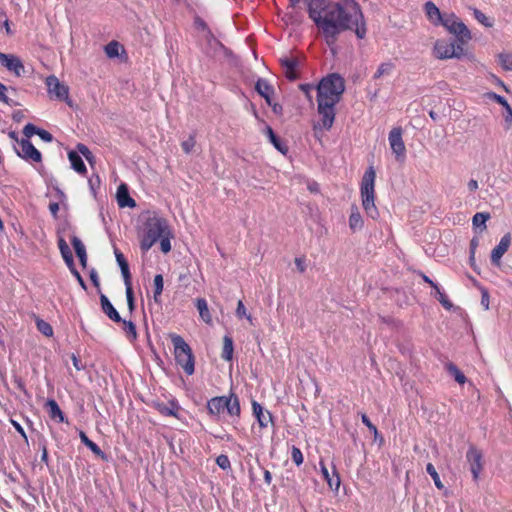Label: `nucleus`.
<instances>
[{"label": "nucleus", "mask_w": 512, "mask_h": 512, "mask_svg": "<svg viewBox=\"0 0 512 512\" xmlns=\"http://www.w3.org/2000/svg\"><path fill=\"white\" fill-rule=\"evenodd\" d=\"M490 218V215L488 213H476L473 216L472 223L474 227H486V221Z\"/></svg>", "instance_id": "obj_43"}, {"label": "nucleus", "mask_w": 512, "mask_h": 512, "mask_svg": "<svg viewBox=\"0 0 512 512\" xmlns=\"http://www.w3.org/2000/svg\"><path fill=\"white\" fill-rule=\"evenodd\" d=\"M253 415L261 428H266L272 421V415L269 411H264L263 407L256 401L252 402Z\"/></svg>", "instance_id": "obj_17"}, {"label": "nucleus", "mask_w": 512, "mask_h": 512, "mask_svg": "<svg viewBox=\"0 0 512 512\" xmlns=\"http://www.w3.org/2000/svg\"><path fill=\"white\" fill-rule=\"evenodd\" d=\"M100 303L103 312L114 322L120 323L122 318L120 317L118 311L114 308L110 300L104 294L100 296Z\"/></svg>", "instance_id": "obj_20"}, {"label": "nucleus", "mask_w": 512, "mask_h": 512, "mask_svg": "<svg viewBox=\"0 0 512 512\" xmlns=\"http://www.w3.org/2000/svg\"><path fill=\"white\" fill-rule=\"evenodd\" d=\"M125 287H126V299H127L128 308H129L130 312H132L135 308L132 283L126 282Z\"/></svg>", "instance_id": "obj_45"}, {"label": "nucleus", "mask_w": 512, "mask_h": 512, "mask_svg": "<svg viewBox=\"0 0 512 512\" xmlns=\"http://www.w3.org/2000/svg\"><path fill=\"white\" fill-rule=\"evenodd\" d=\"M79 437L81 442L86 447H88L96 456L100 457L103 460L107 459L106 454L100 449V447L95 442L90 440L83 431H80Z\"/></svg>", "instance_id": "obj_29"}, {"label": "nucleus", "mask_w": 512, "mask_h": 512, "mask_svg": "<svg viewBox=\"0 0 512 512\" xmlns=\"http://www.w3.org/2000/svg\"><path fill=\"white\" fill-rule=\"evenodd\" d=\"M364 221L356 206H352L351 213L349 216V228L352 232L359 231L363 228Z\"/></svg>", "instance_id": "obj_27"}, {"label": "nucleus", "mask_w": 512, "mask_h": 512, "mask_svg": "<svg viewBox=\"0 0 512 512\" xmlns=\"http://www.w3.org/2000/svg\"><path fill=\"white\" fill-rule=\"evenodd\" d=\"M511 238L509 234L504 235L498 245L491 252V262L499 265L502 256L507 252L510 246Z\"/></svg>", "instance_id": "obj_14"}, {"label": "nucleus", "mask_w": 512, "mask_h": 512, "mask_svg": "<svg viewBox=\"0 0 512 512\" xmlns=\"http://www.w3.org/2000/svg\"><path fill=\"white\" fill-rule=\"evenodd\" d=\"M115 257L116 261L120 267L121 274L124 279V283L131 282V274L129 270L128 262L126 261L124 255L117 249H115Z\"/></svg>", "instance_id": "obj_28"}, {"label": "nucleus", "mask_w": 512, "mask_h": 512, "mask_svg": "<svg viewBox=\"0 0 512 512\" xmlns=\"http://www.w3.org/2000/svg\"><path fill=\"white\" fill-rule=\"evenodd\" d=\"M156 409L164 416H173L178 418L180 406L176 400H171L169 403H157Z\"/></svg>", "instance_id": "obj_22"}, {"label": "nucleus", "mask_w": 512, "mask_h": 512, "mask_svg": "<svg viewBox=\"0 0 512 512\" xmlns=\"http://www.w3.org/2000/svg\"><path fill=\"white\" fill-rule=\"evenodd\" d=\"M474 17L479 23H481L485 27L493 26V22L483 12H481L478 9H474Z\"/></svg>", "instance_id": "obj_46"}, {"label": "nucleus", "mask_w": 512, "mask_h": 512, "mask_svg": "<svg viewBox=\"0 0 512 512\" xmlns=\"http://www.w3.org/2000/svg\"><path fill=\"white\" fill-rule=\"evenodd\" d=\"M46 408L51 419L63 423L66 421L65 415L60 409L58 403L54 399H48Z\"/></svg>", "instance_id": "obj_24"}, {"label": "nucleus", "mask_w": 512, "mask_h": 512, "mask_svg": "<svg viewBox=\"0 0 512 512\" xmlns=\"http://www.w3.org/2000/svg\"><path fill=\"white\" fill-rule=\"evenodd\" d=\"M117 202L120 207L133 208L136 206L135 200L130 197L127 187L124 184H122L118 187Z\"/></svg>", "instance_id": "obj_23"}, {"label": "nucleus", "mask_w": 512, "mask_h": 512, "mask_svg": "<svg viewBox=\"0 0 512 512\" xmlns=\"http://www.w3.org/2000/svg\"><path fill=\"white\" fill-rule=\"evenodd\" d=\"M72 362L73 366L76 368V370L80 371L84 369V366L81 364V361L76 357V355H72Z\"/></svg>", "instance_id": "obj_60"}, {"label": "nucleus", "mask_w": 512, "mask_h": 512, "mask_svg": "<svg viewBox=\"0 0 512 512\" xmlns=\"http://www.w3.org/2000/svg\"><path fill=\"white\" fill-rule=\"evenodd\" d=\"M38 136L45 142H52L53 140V136L50 132L44 130V129H41L39 130L38 132Z\"/></svg>", "instance_id": "obj_55"}, {"label": "nucleus", "mask_w": 512, "mask_h": 512, "mask_svg": "<svg viewBox=\"0 0 512 512\" xmlns=\"http://www.w3.org/2000/svg\"><path fill=\"white\" fill-rule=\"evenodd\" d=\"M424 10L428 20L434 25L439 26L443 23L445 14H442L439 8L431 1H428L424 5Z\"/></svg>", "instance_id": "obj_16"}, {"label": "nucleus", "mask_w": 512, "mask_h": 512, "mask_svg": "<svg viewBox=\"0 0 512 512\" xmlns=\"http://www.w3.org/2000/svg\"><path fill=\"white\" fill-rule=\"evenodd\" d=\"M41 460L45 463H48V451L45 444L41 446Z\"/></svg>", "instance_id": "obj_62"}, {"label": "nucleus", "mask_w": 512, "mask_h": 512, "mask_svg": "<svg viewBox=\"0 0 512 512\" xmlns=\"http://www.w3.org/2000/svg\"><path fill=\"white\" fill-rule=\"evenodd\" d=\"M45 83L48 89V93L51 97H55L58 100L66 101L68 104L70 103L68 86L61 83L56 76H48L46 78Z\"/></svg>", "instance_id": "obj_12"}, {"label": "nucleus", "mask_w": 512, "mask_h": 512, "mask_svg": "<svg viewBox=\"0 0 512 512\" xmlns=\"http://www.w3.org/2000/svg\"><path fill=\"white\" fill-rule=\"evenodd\" d=\"M485 97L491 101H494L498 104H500L501 106H503V108L505 109V121L508 122V123H511L512 122V107L510 106V104L508 103V101L501 95H498L497 93L495 92H487L485 94Z\"/></svg>", "instance_id": "obj_19"}, {"label": "nucleus", "mask_w": 512, "mask_h": 512, "mask_svg": "<svg viewBox=\"0 0 512 512\" xmlns=\"http://www.w3.org/2000/svg\"><path fill=\"white\" fill-rule=\"evenodd\" d=\"M320 469H321V473H322L324 479L326 480L328 486L331 489H333L335 491H338V489L340 487L341 480H340L339 474L336 472L335 467H333V474L330 475L328 468L321 461L320 462Z\"/></svg>", "instance_id": "obj_18"}, {"label": "nucleus", "mask_w": 512, "mask_h": 512, "mask_svg": "<svg viewBox=\"0 0 512 512\" xmlns=\"http://www.w3.org/2000/svg\"><path fill=\"white\" fill-rule=\"evenodd\" d=\"M16 154L27 162L40 163L42 155L28 139H21L18 147H15Z\"/></svg>", "instance_id": "obj_10"}, {"label": "nucleus", "mask_w": 512, "mask_h": 512, "mask_svg": "<svg viewBox=\"0 0 512 512\" xmlns=\"http://www.w3.org/2000/svg\"><path fill=\"white\" fill-rule=\"evenodd\" d=\"M395 69V64L391 61L381 63L373 75L374 79H380L385 76H390Z\"/></svg>", "instance_id": "obj_31"}, {"label": "nucleus", "mask_w": 512, "mask_h": 512, "mask_svg": "<svg viewBox=\"0 0 512 512\" xmlns=\"http://www.w3.org/2000/svg\"><path fill=\"white\" fill-rule=\"evenodd\" d=\"M291 458L297 466H300L304 461V457L301 450L296 446L292 447Z\"/></svg>", "instance_id": "obj_48"}, {"label": "nucleus", "mask_w": 512, "mask_h": 512, "mask_svg": "<svg viewBox=\"0 0 512 512\" xmlns=\"http://www.w3.org/2000/svg\"><path fill=\"white\" fill-rule=\"evenodd\" d=\"M345 91L344 79L336 73L324 77L317 86V111L321 124L329 130L335 120V106Z\"/></svg>", "instance_id": "obj_2"}, {"label": "nucleus", "mask_w": 512, "mask_h": 512, "mask_svg": "<svg viewBox=\"0 0 512 512\" xmlns=\"http://www.w3.org/2000/svg\"><path fill=\"white\" fill-rule=\"evenodd\" d=\"M172 238L173 232L168 221L157 213L148 214L141 229V250L145 253L149 251L157 241H160L161 251L167 254L172 248Z\"/></svg>", "instance_id": "obj_3"}, {"label": "nucleus", "mask_w": 512, "mask_h": 512, "mask_svg": "<svg viewBox=\"0 0 512 512\" xmlns=\"http://www.w3.org/2000/svg\"><path fill=\"white\" fill-rule=\"evenodd\" d=\"M478 246V240L476 238H473L470 242V253H471V258L474 257V254H475V250Z\"/></svg>", "instance_id": "obj_63"}, {"label": "nucleus", "mask_w": 512, "mask_h": 512, "mask_svg": "<svg viewBox=\"0 0 512 512\" xmlns=\"http://www.w3.org/2000/svg\"><path fill=\"white\" fill-rule=\"evenodd\" d=\"M195 143H196L195 138H194V136L191 135L188 137V139H186L182 142V149L184 150L185 153L188 154L193 150Z\"/></svg>", "instance_id": "obj_51"}, {"label": "nucleus", "mask_w": 512, "mask_h": 512, "mask_svg": "<svg viewBox=\"0 0 512 512\" xmlns=\"http://www.w3.org/2000/svg\"><path fill=\"white\" fill-rule=\"evenodd\" d=\"M0 65L13 73L16 77H21L25 72L22 60L14 54L0 52Z\"/></svg>", "instance_id": "obj_13"}, {"label": "nucleus", "mask_w": 512, "mask_h": 512, "mask_svg": "<svg viewBox=\"0 0 512 512\" xmlns=\"http://www.w3.org/2000/svg\"><path fill=\"white\" fill-rule=\"evenodd\" d=\"M266 135L268 136L270 142L273 144V146L280 151L281 153L285 154L287 152L286 145L275 135L273 129L270 126H266L265 128Z\"/></svg>", "instance_id": "obj_33"}, {"label": "nucleus", "mask_w": 512, "mask_h": 512, "mask_svg": "<svg viewBox=\"0 0 512 512\" xmlns=\"http://www.w3.org/2000/svg\"><path fill=\"white\" fill-rule=\"evenodd\" d=\"M255 89L261 95L267 104H271V95L273 94V87L265 79H258L255 84Z\"/></svg>", "instance_id": "obj_26"}, {"label": "nucleus", "mask_w": 512, "mask_h": 512, "mask_svg": "<svg viewBox=\"0 0 512 512\" xmlns=\"http://www.w3.org/2000/svg\"><path fill=\"white\" fill-rule=\"evenodd\" d=\"M104 50L109 58H115L119 56L120 50H123V47L119 42L111 41L105 46Z\"/></svg>", "instance_id": "obj_38"}, {"label": "nucleus", "mask_w": 512, "mask_h": 512, "mask_svg": "<svg viewBox=\"0 0 512 512\" xmlns=\"http://www.w3.org/2000/svg\"><path fill=\"white\" fill-rule=\"evenodd\" d=\"M280 63L284 69L286 78L295 80L297 78V67L299 65L298 59L293 56H286L280 59Z\"/></svg>", "instance_id": "obj_15"}, {"label": "nucleus", "mask_w": 512, "mask_h": 512, "mask_svg": "<svg viewBox=\"0 0 512 512\" xmlns=\"http://www.w3.org/2000/svg\"><path fill=\"white\" fill-rule=\"evenodd\" d=\"M216 463L217 465L222 468V469H228L230 468L231 464H230V460L228 458V456L226 455H219L216 459Z\"/></svg>", "instance_id": "obj_53"}, {"label": "nucleus", "mask_w": 512, "mask_h": 512, "mask_svg": "<svg viewBox=\"0 0 512 512\" xmlns=\"http://www.w3.org/2000/svg\"><path fill=\"white\" fill-rule=\"evenodd\" d=\"M498 63L505 71H512V53L511 52H502L499 53Z\"/></svg>", "instance_id": "obj_37"}, {"label": "nucleus", "mask_w": 512, "mask_h": 512, "mask_svg": "<svg viewBox=\"0 0 512 512\" xmlns=\"http://www.w3.org/2000/svg\"><path fill=\"white\" fill-rule=\"evenodd\" d=\"M123 330L127 337L130 340H135L137 338L136 326L132 321H127L122 319Z\"/></svg>", "instance_id": "obj_40"}, {"label": "nucleus", "mask_w": 512, "mask_h": 512, "mask_svg": "<svg viewBox=\"0 0 512 512\" xmlns=\"http://www.w3.org/2000/svg\"><path fill=\"white\" fill-rule=\"evenodd\" d=\"M390 148L399 162H404L406 158V147L403 141V129L401 127H394L388 135Z\"/></svg>", "instance_id": "obj_9"}, {"label": "nucleus", "mask_w": 512, "mask_h": 512, "mask_svg": "<svg viewBox=\"0 0 512 512\" xmlns=\"http://www.w3.org/2000/svg\"><path fill=\"white\" fill-rule=\"evenodd\" d=\"M196 307L198 309L200 318L206 323H212V316L208 308L207 301L204 298H198L196 300Z\"/></svg>", "instance_id": "obj_30"}, {"label": "nucleus", "mask_w": 512, "mask_h": 512, "mask_svg": "<svg viewBox=\"0 0 512 512\" xmlns=\"http://www.w3.org/2000/svg\"><path fill=\"white\" fill-rule=\"evenodd\" d=\"M40 128L36 127L32 123H28L23 128V134L26 137L25 139H28L32 137L33 135H38Z\"/></svg>", "instance_id": "obj_49"}, {"label": "nucleus", "mask_w": 512, "mask_h": 512, "mask_svg": "<svg viewBox=\"0 0 512 512\" xmlns=\"http://www.w3.org/2000/svg\"><path fill=\"white\" fill-rule=\"evenodd\" d=\"M466 460L469 464L473 480L477 482L483 470V454L478 448L471 445L466 452Z\"/></svg>", "instance_id": "obj_11"}, {"label": "nucleus", "mask_w": 512, "mask_h": 512, "mask_svg": "<svg viewBox=\"0 0 512 512\" xmlns=\"http://www.w3.org/2000/svg\"><path fill=\"white\" fill-rule=\"evenodd\" d=\"M205 37L207 42L205 53L207 55L214 56L224 49L223 44L218 39H216L209 30L207 31Z\"/></svg>", "instance_id": "obj_21"}, {"label": "nucleus", "mask_w": 512, "mask_h": 512, "mask_svg": "<svg viewBox=\"0 0 512 512\" xmlns=\"http://www.w3.org/2000/svg\"><path fill=\"white\" fill-rule=\"evenodd\" d=\"M295 265L301 273H303L306 270V264L304 260L301 258H295Z\"/></svg>", "instance_id": "obj_59"}, {"label": "nucleus", "mask_w": 512, "mask_h": 512, "mask_svg": "<svg viewBox=\"0 0 512 512\" xmlns=\"http://www.w3.org/2000/svg\"><path fill=\"white\" fill-rule=\"evenodd\" d=\"M36 326L39 332H41L43 335L47 337H51L53 335V328L52 326L44 321L43 319H37L36 320Z\"/></svg>", "instance_id": "obj_42"}, {"label": "nucleus", "mask_w": 512, "mask_h": 512, "mask_svg": "<svg viewBox=\"0 0 512 512\" xmlns=\"http://www.w3.org/2000/svg\"><path fill=\"white\" fill-rule=\"evenodd\" d=\"M435 297L446 309H450L452 307V303L448 300L446 294L441 291L440 287L435 290Z\"/></svg>", "instance_id": "obj_47"}, {"label": "nucleus", "mask_w": 512, "mask_h": 512, "mask_svg": "<svg viewBox=\"0 0 512 512\" xmlns=\"http://www.w3.org/2000/svg\"><path fill=\"white\" fill-rule=\"evenodd\" d=\"M235 314H236L237 318H239V319L246 318L250 322V324L253 325L252 316H251V314H249L247 312V309L242 300L238 301Z\"/></svg>", "instance_id": "obj_41"}, {"label": "nucleus", "mask_w": 512, "mask_h": 512, "mask_svg": "<svg viewBox=\"0 0 512 512\" xmlns=\"http://www.w3.org/2000/svg\"><path fill=\"white\" fill-rule=\"evenodd\" d=\"M68 159L71 163V167L80 175H86L87 168L82 160V157L76 151L68 152Z\"/></svg>", "instance_id": "obj_25"}, {"label": "nucleus", "mask_w": 512, "mask_h": 512, "mask_svg": "<svg viewBox=\"0 0 512 512\" xmlns=\"http://www.w3.org/2000/svg\"><path fill=\"white\" fill-rule=\"evenodd\" d=\"M170 338L176 363L187 375H192L195 371V359L190 346L180 335L172 334Z\"/></svg>", "instance_id": "obj_6"}, {"label": "nucleus", "mask_w": 512, "mask_h": 512, "mask_svg": "<svg viewBox=\"0 0 512 512\" xmlns=\"http://www.w3.org/2000/svg\"><path fill=\"white\" fill-rule=\"evenodd\" d=\"M207 410L213 416L226 412L229 416L238 418L241 413L239 398L234 393L229 396L213 397L207 402Z\"/></svg>", "instance_id": "obj_5"}, {"label": "nucleus", "mask_w": 512, "mask_h": 512, "mask_svg": "<svg viewBox=\"0 0 512 512\" xmlns=\"http://www.w3.org/2000/svg\"><path fill=\"white\" fill-rule=\"evenodd\" d=\"M76 152H78V154L80 156L82 155L90 164L93 163L94 156H93L92 152L90 151V149L86 145H84L82 143H79L77 145V151Z\"/></svg>", "instance_id": "obj_44"}, {"label": "nucleus", "mask_w": 512, "mask_h": 512, "mask_svg": "<svg viewBox=\"0 0 512 512\" xmlns=\"http://www.w3.org/2000/svg\"><path fill=\"white\" fill-rule=\"evenodd\" d=\"M233 351H234V347H233L232 338L229 336H224L223 350H222V354H221L222 359H224L226 361H230L233 356Z\"/></svg>", "instance_id": "obj_36"}, {"label": "nucleus", "mask_w": 512, "mask_h": 512, "mask_svg": "<svg viewBox=\"0 0 512 512\" xmlns=\"http://www.w3.org/2000/svg\"><path fill=\"white\" fill-rule=\"evenodd\" d=\"M11 424L16 429V431L25 439L27 440V435L23 429V427L15 420H11Z\"/></svg>", "instance_id": "obj_57"}, {"label": "nucleus", "mask_w": 512, "mask_h": 512, "mask_svg": "<svg viewBox=\"0 0 512 512\" xmlns=\"http://www.w3.org/2000/svg\"><path fill=\"white\" fill-rule=\"evenodd\" d=\"M441 25L450 34L454 35L461 44H467L472 39L468 27L454 13H445V18Z\"/></svg>", "instance_id": "obj_7"}, {"label": "nucleus", "mask_w": 512, "mask_h": 512, "mask_svg": "<svg viewBox=\"0 0 512 512\" xmlns=\"http://www.w3.org/2000/svg\"><path fill=\"white\" fill-rule=\"evenodd\" d=\"M71 242L77 256L86 253L85 246L78 237L73 236Z\"/></svg>", "instance_id": "obj_50"}, {"label": "nucleus", "mask_w": 512, "mask_h": 512, "mask_svg": "<svg viewBox=\"0 0 512 512\" xmlns=\"http://www.w3.org/2000/svg\"><path fill=\"white\" fill-rule=\"evenodd\" d=\"M467 186H468L469 191H471V192L476 191L479 187L478 182L475 179L469 180Z\"/></svg>", "instance_id": "obj_61"}, {"label": "nucleus", "mask_w": 512, "mask_h": 512, "mask_svg": "<svg viewBox=\"0 0 512 512\" xmlns=\"http://www.w3.org/2000/svg\"><path fill=\"white\" fill-rule=\"evenodd\" d=\"M300 89L305 93V95L307 96L308 100L311 101L312 100V96H311L310 92L314 89L313 85H311V84H301L300 85Z\"/></svg>", "instance_id": "obj_56"}, {"label": "nucleus", "mask_w": 512, "mask_h": 512, "mask_svg": "<svg viewBox=\"0 0 512 512\" xmlns=\"http://www.w3.org/2000/svg\"><path fill=\"white\" fill-rule=\"evenodd\" d=\"M361 420H362V423L371 431L373 432L374 434H377V428L376 426L370 421V419L368 418V416L366 414H361Z\"/></svg>", "instance_id": "obj_54"}, {"label": "nucleus", "mask_w": 512, "mask_h": 512, "mask_svg": "<svg viewBox=\"0 0 512 512\" xmlns=\"http://www.w3.org/2000/svg\"><path fill=\"white\" fill-rule=\"evenodd\" d=\"M457 40L448 42L444 39H439L435 42L433 47V54L437 59L445 60L452 58H461L464 55L463 46Z\"/></svg>", "instance_id": "obj_8"}, {"label": "nucleus", "mask_w": 512, "mask_h": 512, "mask_svg": "<svg viewBox=\"0 0 512 512\" xmlns=\"http://www.w3.org/2000/svg\"><path fill=\"white\" fill-rule=\"evenodd\" d=\"M271 108H272V111L276 114V115H281L282 112H283V108H282V105L279 104V103H276V102H273L271 100V104H268Z\"/></svg>", "instance_id": "obj_58"}, {"label": "nucleus", "mask_w": 512, "mask_h": 512, "mask_svg": "<svg viewBox=\"0 0 512 512\" xmlns=\"http://www.w3.org/2000/svg\"><path fill=\"white\" fill-rule=\"evenodd\" d=\"M375 178L376 173L372 166L365 171L361 181V198L362 206L368 217L377 219L379 216L378 209L375 205Z\"/></svg>", "instance_id": "obj_4"}, {"label": "nucleus", "mask_w": 512, "mask_h": 512, "mask_svg": "<svg viewBox=\"0 0 512 512\" xmlns=\"http://www.w3.org/2000/svg\"><path fill=\"white\" fill-rule=\"evenodd\" d=\"M153 285H154V293H153L154 301L156 303H161V294L163 292V287H164L163 276L161 274L155 275L154 280H153Z\"/></svg>", "instance_id": "obj_35"}, {"label": "nucleus", "mask_w": 512, "mask_h": 512, "mask_svg": "<svg viewBox=\"0 0 512 512\" xmlns=\"http://www.w3.org/2000/svg\"><path fill=\"white\" fill-rule=\"evenodd\" d=\"M422 279L424 282L428 283L434 290H436L439 286L437 283L433 282L428 276L422 274Z\"/></svg>", "instance_id": "obj_64"}, {"label": "nucleus", "mask_w": 512, "mask_h": 512, "mask_svg": "<svg viewBox=\"0 0 512 512\" xmlns=\"http://www.w3.org/2000/svg\"><path fill=\"white\" fill-rule=\"evenodd\" d=\"M426 472L431 476V478L433 479L434 481V484L435 486L438 488V489H443L444 488V485L439 477V474L437 473L434 465L432 463H428L426 465Z\"/></svg>", "instance_id": "obj_39"}, {"label": "nucleus", "mask_w": 512, "mask_h": 512, "mask_svg": "<svg viewBox=\"0 0 512 512\" xmlns=\"http://www.w3.org/2000/svg\"><path fill=\"white\" fill-rule=\"evenodd\" d=\"M309 19L324 42L332 47L345 31H354L357 38L366 36V22L356 0H306Z\"/></svg>", "instance_id": "obj_1"}, {"label": "nucleus", "mask_w": 512, "mask_h": 512, "mask_svg": "<svg viewBox=\"0 0 512 512\" xmlns=\"http://www.w3.org/2000/svg\"><path fill=\"white\" fill-rule=\"evenodd\" d=\"M7 90L8 88L0 82V102L11 106L13 101L7 96Z\"/></svg>", "instance_id": "obj_52"}, {"label": "nucleus", "mask_w": 512, "mask_h": 512, "mask_svg": "<svg viewBox=\"0 0 512 512\" xmlns=\"http://www.w3.org/2000/svg\"><path fill=\"white\" fill-rule=\"evenodd\" d=\"M445 369L451 376L454 377V379L457 383L464 384L466 382L467 379H466L465 375L458 369V367L454 363H452V362L446 363Z\"/></svg>", "instance_id": "obj_34"}, {"label": "nucleus", "mask_w": 512, "mask_h": 512, "mask_svg": "<svg viewBox=\"0 0 512 512\" xmlns=\"http://www.w3.org/2000/svg\"><path fill=\"white\" fill-rule=\"evenodd\" d=\"M58 246H59L60 253H61L65 263L69 267H72L73 266V255H72L69 245L63 238H60L58 241Z\"/></svg>", "instance_id": "obj_32"}]
</instances>
